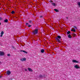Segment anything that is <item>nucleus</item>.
Returning a JSON list of instances; mask_svg holds the SVG:
<instances>
[{"instance_id":"34","label":"nucleus","mask_w":80,"mask_h":80,"mask_svg":"<svg viewBox=\"0 0 80 80\" xmlns=\"http://www.w3.org/2000/svg\"><path fill=\"white\" fill-rule=\"evenodd\" d=\"M0 25H1V22H0Z\"/></svg>"},{"instance_id":"8","label":"nucleus","mask_w":80,"mask_h":80,"mask_svg":"<svg viewBox=\"0 0 80 80\" xmlns=\"http://www.w3.org/2000/svg\"><path fill=\"white\" fill-rule=\"evenodd\" d=\"M20 60L21 62H23V61H26V58H24L22 59H20Z\"/></svg>"},{"instance_id":"32","label":"nucleus","mask_w":80,"mask_h":80,"mask_svg":"<svg viewBox=\"0 0 80 80\" xmlns=\"http://www.w3.org/2000/svg\"><path fill=\"white\" fill-rule=\"evenodd\" d=\"M66 18H67V19H68V17H66Z\"/></svg>"},{"instance_id":"22","label":"nucleus","mask_w":80,"mask_h":80,"mask_svg":"<svg viewBox=\"0 0 80 80\" xmlns=\"http://www.w3.org/2000/svg\"><path fill=\"white\" fill-rule=\"evenodd\" d=\"M73 28H75V29H77V28L76 26H73Z\"/></svg>"},{"instance_id":"11","label":"nucleus","mask_w":80,"mask_h":80,"mask_svg":"<svg viewBox=\"0 0 80 80\" xmlns=\"http://www.w3.org/2000/svg\"><path fill=\"white\" fill-rule=\"evenodd\" d=\"M20 52H24V53H27V51L24 50H21Z\"/></svg>"},{"instance_id":"27","label":"nucleus","mask_w":80,"mask_h":80,"mask_svg":"<svg viewBox=\"0 0 80 80\" xmlns=\"http://www.w3.org/2000/svg\"><path fill=\"white\" fill-rule=\"evenodd\" d=\"M31 26H32V25H28V27H31Z\"/></svg>"},{"instance_id":"13","label":"nucleus","mask_w":80,"mask_h":80,"mask_svg":"<svg viewBox=\"0 0 80 80\" xmlns=\"http://www.w3.org/2000/svg\"><path fill=\"white\" fill-rule=\"evenodd\" d=\"M52 5L54 7H55V6H56V4L55 3H52Z\"/></svg>"},{"instance_id":"14","label":"nucleus","mask_w":80,"mask_h":80,"mask_svg":"<svg viewBox=\"0 0 80 80\" xmlns=\"http://www.w3.org/2000/svg\"><path fill=\"white\" fill-rule=\"evenodd\" d=\"M54 11H55V12H58V9H54Z\"/></svg>"},{"instance_id":"18","label":"nucleus","mask_w":80,"mask_h":80,"mask_svg":"<svg viewBox=\"0 0 80 80\" xmlns=\"http://www.w3.org/2000/svg\"><path fill=\"white\" fill-rule=\"evenodd\" d=\"M39 77H40L41 78H43V76L41 75H40L39 76Z\"/></svg>"},{"instance_id":"24","label":"nucleus","mask_w":80,"mask_h":80,"mask_svg":"<svg viewBox=\"0 0 80 80\" xmlns=\"http://www.w3.org/2000/svg\"><path fill=\"white\" fill-rule=\"evenodd\" d=\"M29 23H32V21H29Z\"/></svg>"},{"instance_id":"23","label":"nucleus","mask_w":80,"mask_h":80,"mask_svg":"<svg viewBox=\"0 0 80 80\" xmlns=\"http://www.w3.org/2000/svg\"><path fill=\"white\" fill-rule=\"evenodd\" d=\"M49 2H50V3H52V2H53V1L52 0H50L49 1Z\"/></svg>"},{"instance_id":"19","label":"nucleus","mask_w":80,"mask_h":80,"mask_svg":"<svg viewBox=\"0 0 80 80\" xmlns=\"http://www.w3.org/2000/svg\"><path fill=\"white\" fill-rule=\"evenodd\" d=\"M78 5H79V7H80V2H78Z\"/></svg>"},{"instance_id":"16","label":"nucleus","mask_w":80,"mask_h":80,"mask_svg":"<svg viewBox=\"0 0 80 80\" xmlns=\"http://www.w3.org/2000/svg\"><path fill=\"white\" fill-rule=\"evenodd\" d=\"M71 31H72V32H76V31L75 30V29H72L71 30Z\"/></svg>"},{"instance_id":"6","label":"nucleus","mask_w":80,"mask_h":80,"mask_svg":"<svg viewBox=\"0 0 80 80\" xmlns=\"http://www.w3.org/2000/svg\"><path fill=\"white\" fill-rule=\"evenodd\" d=\"M3 34H4V32L3 31H2L1 33V35L0 36V37H2Z\"/></svg>"},{"instance_id":"15","label":"nucleus","mask_w":80,"mask_h":80,"mask_svg":"<svg viewBox=\"0 0 80 80\" xmlns=\"http://www.w3.org/2000/svg\"><path fill=\"white\" fill-rule=\"evenodd\" d=\"M4 22L5 23H7V22H8V19H6V20H4Z\"/></svg>"},{"instance_id":"9","label":"nucleus","mask_w":80,"mask_h":80,"mask_svg":"<svg viewBox=\"0 0 80 80\" xmlns=\"http://www.w3.org/2000/svg\"><path fill=\"white\" fill-rule=\"evenodd\" d=\"M28 70L29 71V72H33V70L32 69L30 68H28Z\"/></svg>"},{"instance_id":"33","label":"nucleus","mask_w":80,"mask_h":80,"mask_svg":"<svg viewBox=\"0 0 80 80\" xmlns=\"http://www.w3.org/2000/svg\"><path fill=\"white\" fill-rule=\"evenodd\" d=\"M1 63H2V62H0V64H1Z\"/></svg>"},{"instance_id":"35","label":"nucleus","mask_w":80,"mask_h":80,"mask_svg":"<svg viewBox=\"0 0 80 80\" xmlns=\"http://www.w3.org/2000/svg\"><path fill=\"white\" fill-rule=\"evenodd\" d=\"M13 48H14V47H13Z\"/></svg>"},{"instance_id":"10","label":"nucleus","mask_w":80,"mask_h":80,"mask_svg":"<svg viewBox=\"0 0 80 80\" xmlns=\"http://www.w3.org/2000/svg\"><path fill=\"white\" fill-rule=\"evenodd\" d=\"M41 53H44L45 52V50L44 49H42L41 50Z\"/></svg>"},{"instance_id":"2","label":"nucleus","mask_w":80,"mask_h":80,"mask_svg":"<svg viewBox=\"0 0 80 80\" xmlns=\"http://www.w3.org/2000/svg\"><path fill=\"white\" fill-rule=\"evenodd\" d=\"M38 32V29H35L34 31L33 32V34L34 35H37Z\"/></svg>"},{"instance_id":"21","label":"nucleus","mask_w":80,"mask_h":80,"mask_svg":"<svg viewBox=\"0 0 80 80\" xmlns=\"http://www.w3.org/2000/svg\"><path fill=\"white\" fill-rule=\"evenodd\" d=\"M73 36H74V37H75V36H76V34H75V33H73Z\"/></svg>"},{"instance_id":"17","label":"nucleus","mask_w":80,"mask_h":80,"mask_svg":"<svg viewBox=\"0 0 80 80\" xmlns=\"http://www.w3.org/2000/svg\"><path fill=\"white\" fill-rule=\"evenodd\" d=\"M70 31H68V32H67V34L68 35L69 34H70Z\"/></svg>"},{"instance_id":"30","label":"nucleus","mask_w":80,"mask_h":80,"mask_svg":"<svg viewBox=\"0 0 80 80\" xmlns=\"http://www.w3.org/2000/svg\"><path fill=\"white\" fill-rule=\"evenodd\" d=\"M42 17H43V16H40V18H42Z\"/></svg>"},{"instance_id":"29","label":"nucleus","mask_w":80,"mask_h":80,"mask_svg":"<svg viewBox=\"0 0 80 80\" xmlns=\"http://www.w3.org/2000/svg\"><path fill=\"white\" fill-rule=\"evenodd\" d=\"M26 25H28V23H26Z\"/></svg>"},{"instance_id":"12","label":"nucleus","mask_w":80,"mask_h":80,"mask_svg":"<svg viewBox=\"0 0 80 80\" xmlns=\"http://www.w3.org/2000/svg\"><path fill=\"white\" fill-rule=\"evenodd\" d=\"M68 37L69 38H72V36H71V35L70 34H69L68 36Z\"/></svg>"},{"instance_id":"20","label":"nucleus","mask_w":80,"mask_h":80,"mask_svg":"<svg viewBox=\"0 0 80 80\" xmlns=\"http://www.w3.org/2000/svg\"><path fill=\"white\" fill-rule=\"evenodd\" d=\"M14 13H15V11H12L11 12V13H12V14H13Z\"/></svg>"},{"instance_id":"1","label":"nucleus","mask_w":80,"mask_h":80,"mask_svg":"<svg viewBox=\"0 0 80 80\" xmlns=\"http://www.w3.org/2000/svg\"><path fill=\"white\" fill-rule=\"evenodd\" d=\"M61 38V36H58L56 38V40L58 42H60V40L59 39Z\"/></svg>"},{"instance_id":"7","label":"nucleus","mask_w":80,"mask_h":80,"mask_svg":"<svg viewBox=\"0 0 80 80\" xmlns=\"http://www.w3.org/2000/svg\"><path fill=\"white\" fill-rule=\"evenodd\" d=\"M72 62L73 63H79V62H78V61L77 60H72Z\"/></svg>"},{"instance_id":"31","label":"nucleus","mask_w":80,"mask_h":80,"mask_svg":"<svg viewBox=\"0 0 80 80\" xmlns=\"http://www.w3.org/2000/svg\"><path fill=\"white\" fill-rule=\"evenodd\" d=\"M2 76H0V78H2Z\"/></svg>"},{"instance_id":"25","label":"nucleus","mask_w":80,"mask_h":80,"mask_svg":"<svg viewBox=\"0 0 80 80\" xmlns=\"http://www.w3.org/2000/svg\"><path fill=\"white\" fill-rule=\"evenodd\" d=\"M8 57H10V54H8Z\"/></svg>"},{"instance_id":"5","label":"nucleus","mask_w":80,"mask_h":80,"mask_svg":"<svg viewBox=\"0 0 80 80\" xmlns=\"http://www.w3.org/2000/svg\"><path fill=\"white\" fill-rule=\"evenodd\" d=\"M5 55L4 52H0V56H3Z\"/></svg>"},{"instance_id":"3","label":"nucleus","mask_w":80,"mask_h":80,"mask_svg":"<svg viewBox=\"0 0 80 80\" xmlns=\"http://www.w3.org/2000/svg\"><path fill=\"white\" fill-rule=\"evenodd\" d=\"M74 67L75 68H76V69H78V68H80V66H79V65H77V64H76L75 65H74Z\"/></svg>"},{"instance_id":"26","label":"nucleus","mask_w":80,"mask_h":80,"mask_svg":"<svg viewBox=\"0 0 80 80\" xmlns=\"http://www.w3.org/2000/svg\"><path fill=\"white\" fill-rule=\"evenodd\" d=\"M2 18L1 17H0V20H2Z\"/></svg>"},{"instance_id":"28","label":"nucleus","mask_w":80,"mask_h":80,"mask_svg":"<svg viewBox=\"0 0 80 80\" xmlns=\"http://www.w3.org/2000/svg\"><path fill=\"white\" fill-rule=\"evenodd\" d=\"M25 70L26 72H27V69H25Z\"/></svg>"},{"instance_id":"4","label":"nucleus","mask_w":80,"mask_h":80,"mask_svg":"<svg viewBox=\"0 0 80 80\" xmlns=\"http://www.w3.org/2000/svg\"><path fill=\"white\" fill-rule=\"evenodd\" d=\"M6 74H7L8 75H10L11 74V72H10V70L6 72Z\"/></svg>"}]
</instances>
